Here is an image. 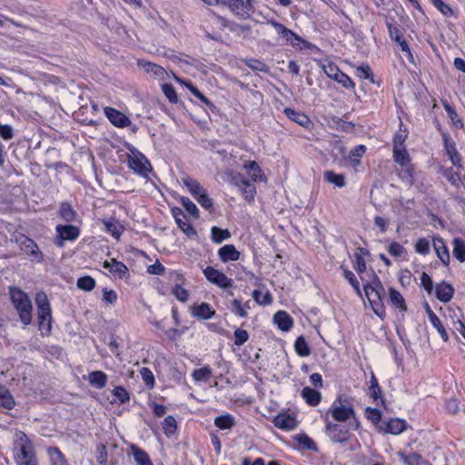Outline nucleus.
Returning a JSON list of instances; mask_svg holds the SVG:
<instances>
[{
    "label": "nucleus",
    "instance_id": "obj_1",
    "mask_svg": "<svg viewBox=\"0 0 465 465\" xmlns=\"http://www.w3.org/2000/svg\"><path fill=\"white\" fill-rule=\"evenodd\" d=\"M14 447L17 465H38L34 444L25 432L16 430Z\"/></svg>",
    "mask_w": 465,
    "mask_h": 465
},
{
    "label": "nucleus",
    "instance_id": "obj_2",
    "mask_svg": "<svg viewBox=\"0 0 465 465\" xmlns=\"http://www.w3.org/2000/svg\"><path fill=\"white\" fill-rule=\"evenodd\" d=\"M11 302L17 311L20 321L25 325H29L32 322L33 305L27 293L15 286L9 287Z\"/></svg>",
    "mask_w": 465,
    "mask_h": 465
},
{
    "label": "nucleus",
    "instance_id": "obj_3",
    "mask_svg": "<svg viewBox=\"0 0 465 465\" xmlns=\"http://www.w3.org/2000/svg\"><path fill=\"white\" fill-rule=\"evenodd\" d=\"M35 302L39 330L42 331V335H49L52 330V314L46 294L44 292L37 293Z\"/></svg>",
    "mask_w": 465,
    "mask_h": 465
},
{
    "label": "nucleus",
    "instance_id": "obj_4",
    "mask_svg": "<svg viewBox=\"0 0 465 465\" xmlns=\"http://www.w3.org/2000/svg\"><path fill=\"white\" fill-rule=\"evenodd\" d=\"M373 280L371 283L364 284L365 295H376V300L372 301V310L380 318L383 319L386 315L383 305V298L385 296V288L383 287L379 277L372 272Z\"/></svg>",
    "mask_w": 465,
    "mask_h": 465
},
{
    "label": "nucleus",
    "instance_id": "obj_5",
    "mask_svg": "<svg viewBox=\"0 0 465 465\" xmlns=\"http://www.w3.org/2000/svg\"><path fill=\"white\" fill-rule=\"evenodd\" d=\"M127 163L130 169L143 177H147L152 171V166L148 159L135 147L129 148Z\"/></svg>",
    "mask_w": 465,
    "mask_h": 465
},
{
    "label": "nucleus",
    "instance_id": "obj_6",
    "mask_svg": "<svg viewBox=\"0 0 465 465\" xmlns=\"http://www.w3.org/2000/svg\"><path fill=\"white\" fill-rule=\"evenodd\" d=\"M329 411L332 418L340 422L347 421L349 419L354 418L355 415L352 404L343 396L337 398Z\"/></svg>",
    "mask_w": 465,
    "mask_h": 465
},
{
    "label": "nucleus",
    "instance_id": "obj_7",
    "mask_svg": "<svg viewBox=\"0 0 465 465\" xmlns=\"http://www.w3.org/2000/svg\"><path fill=\"white\" fill-rule=\"evenodd\" d=\"M253 0H217L213 5L227 6L232 13L241 18H248L253 11Z\"/></svg>",
    "mask_w": 465,
    "mask_h": 465
},
{
    "label": "nucleus",
    "instance_id": "obj_8",
    "mask_svg": "<svg viewBox=\"0 0 465 465\" xmlns=\"http://www.w3.org/2000/svg\"><path fill=\"white\" fill-rule=\"evenodd\" d=\"M282 37L285 39L287 44H290L292 46L298 50H311L317 53H321V49L308 42L307 40L302 38L298 35H296L293 31H281Z\"/></svg>",
    "mask_w": 465,
    "mask_h": 465
},
{
    "label": "nucleus",
    "instance_id": "obj_9",
    "mask_svg": "<svg viewBox=\"0 0 465 465\" xmlns=\"http://www.w3.org/2000/svg\"><path fill=\"white\" fill-rule=\"evenodd\" d=\"M18 242L21 251L24 252L32 261H35L37 262H42L44 261V254L34 240L25 235H22Z\"/></svg>",
    "mask_w": 465,
    "mask_h": 465
},
{
    "label": "nucleus",
    "instance_id": "obj_10",
    "mask_svg": "<svg viewBox=\"0 0 465 465\" xmlns=\"http://www.w3.org/2000/svg\"><path fill=\"white\" fill-rule=\"evenodd\" d=\"M439 130L441 132L444 148H445L446 153L449 156L450 162L456 168L462 169L463 166L461 163V156H460V153L457 151L456 143L451 139L450 134H448L447 132L441 131L440 126H439Z\"/></svg>",
    "mask_w": 465,
    "mask_h": 465
},
{
    "label": "nucleus",
    "instance_id": "obj_11",
    "mask_svg": "<svg viewBox=\"0 0 465 465\" xmlns=\"http://www.w3.org/2000/svg\"><path fill=\"white\" fill-rule=\"evenodd\" d=\"M205 278L212 283L223 289H227L232 286V280L228 278L223 272L219 270L207 266L203 270Z\"/></svg>",
    "mask_w": 465,
    "mask_h": 465
},
{
    "label": "nucleus",
    "instance_id": "obj_12",
    "mask_svg": "<svg viewBox=\"0 0 465 465\" xmlns=\"http://www.w3.org/2000/svg\"><path fill=\"white\" fill-rule=\"evenodd\" d=\"M326 434L333 442L344 443L350 440L351 434L344 426L337 423H326Z\"/></svg>",
    "mask_w": 465,
    "mask_h": 465
},
{
    "label": "nucleus",
    "instance_id": "obj_13",
    "mask_svg": "<svg viewBox=\"0 0 465 465\" xmlns=\"http://www.w3.org/2000/svg\"><path fill=\"white\" fill-rule=\"evenodd\" d=\"M104 112L110 123L118 128H124L132 124L128 116L115 108L107 106Z\"/></svg>",
    "mask_w": 465,
    "mask_h": 465
},
{
    "label": "nucleus",
    "instance_id": "obj_14",
    "mask_svg": "<svg viewBox=\"0 0 465 465\" xmlns=\"http://www.w3.org/2000/svg\"><path fill=\"white\" fill-rule=\"evenodd\" d=\"M56 232L58 234V240L55 243L59 246H63L64 241H74L80 235L79 228L71 224L57 225Z\"/></svg>",
    "mask_w": 465,
    "mask_h": 465
},
{
    "label": "nucleus",
    "instance_id": "obj_15",
    "mask_svg": "<svg viewBox=\"0 0 465 465\" xmlns=\"http://www.w3.org/2000/svg\"><path fill=\"white\" fill-rule=\"evenodd\" d=\"M407 428V422L404 420L398 418H391L389 420L385 421L383 425L379 427L380 431H384L385 433L398 435L404 431Z\"/></svg>",
    "mask_w": 465,
    "mask_h": 465
},
{
    "label": "nucleus",
    "instance_id": "obj_16",
    "mask_svg": "<svg viewBox=\"0 0 465 465\" xmlns=\"http://www.w3.org/2000/svg\"><path fill=\"white\" fill-rule=\"evenodd\" d=\"M173 215L179 228L188 236H195L197 234L193 226L185 221L186 217L183 211L175 207L172 210Z\"/></svg>",
    "mask_w": 465,
    "mask_h": 465
},
{
    "label": "nucleus",
    "instance_id": "obj_17",
    "mask_svg": "<svg viewBox=\"0 0 465 465\" xmlns=\"http://www.w3.org/2000/svg\"><path fill=\"white\" fill-rule=\"evenodd\" d=\"M235 183L242 188V193L245 200L251 202L256 194V187L242 175L234 177Z\"/></svg>",
    "mask_w": 465,
    "mask_h": 465
},
{
    "label": "nucleus",
    "instance_id": "obj_18",
    "mask_svg": "<svg viewBox=\"0 0 465 465\" xmlns=\"http://www.w3.org/2000/svg\"><path fill=\"white\" fill-rule=\"evenodd\" d=\"M391 38L394 40L401 50L405 53V55L410 63L414 64V57L409 46L407 40L405 39L402 31H389Z\"/></svg>",
    "mask_w": 465,
    "mask_h": 465
},
{
    "label": "nucleus",
    "instance_id": "obj_19",
    "mask_svg": "<svg viewBox=\"0 0 465 465\" xmlns=\"http://www.w3.org/2000/svg\"><path fill=\"white\" fill-rule=\"evenodd\" d=\"M284 114L290 120L304 128L308 129L312 124L309 116L302 112L287 107L284 109Z\"/></svg>",
    "mask_w": 465,
    "mask_h": 465
},
{
    "label": "nucleus",
    "instance_id": "obj_20",
    "mask_svg": "<svg viewBox=\"0 0 465 465\" xmlns=\"http://www.w3.org/2000/svg\"><path fill=\"white\" fill-rule=\"evenodd\" d=\"M273 424L281 430H292L297 426V421L293 416L288 413H279L274 418Z\"/></svg>",
    "mask_w": 465,
    "mask_h": 465
},
{
    "label": "nucleus",
    "instance_id": "obj_21",
    "mask_svg": "<svg viewBox=\"0 0 465 465\" xmlns=\"http://www.w3.org/2000/svg\"><path fill=\"white\" fill-rule=\"evenodd\" d=\"M424 308L426 311V313L429 317L430 322H431L432 326L437 329L438 332L440 333V337L444 341H449V336L444 329L443 325L441 324V322L440 318L435 314V312L431 310L428 302H425Z\"/></svg>",
    "mask_w": 465,
    "mask_h": 465
},
{
    "label": "nucleus",
    "instance_id": "obj_22",
    "mask_svg": "<svg viewBox=\"0 0 465 465\" xmlns=\"http://www.w3.org/2000/svg\"><path fill=\"white\" fill-rule=\"evenodd\" d=\"M218 256L223 262H236L240 258V252L233 244H225L219 249Z\"/></svg>",
    "mask_w": 465,
    "mask_h": 465
},
{
    "label": "nucleus",
    "instance_id": "obj_23",
    "mask_svg": "<svg viewBox=\"0 0 465 465\" xmlns=\"http://www.w3.org/2000/svg\"><path fill=\"white\" fill-rule=\"evenodd\" d=\"M454 294V288L451 284L442 282L436 286L435 295L441 302H450Z\"/></svg>",
    "mask_w": 465,
    "mask_h": 465
},
{
    "label": "nucleus",
    "instance_id": "obj_24",
    "mask_svg": "<svg viewBox=\"0 0 465 465\" xmlns=\"http://www.w3.org/2000/svg\"><path fill=\"white\" fill-rule=\"evenodd\" d=\"M273 322L281 331H288L293 325L292 318L283 311L277 312L273 316Z\"/></svg>",
    "mask_w": 465,
    "mask_h": 465
},
{
    "label": "nucleus",
    "instance_id": "obj_25",
    "mask_svg": "<svg viewBox=\"0 0 465 465\" xmlns=\"http://www.w3.org/2000/svg\"><path fill=\"white\" fill-rule=\"evenodd\" d=\"M301 396L308 405L312 407L318 406L322 401L321 392L311 387H304L301 391Z\"/></svg>",
    "mask_w": 465,
    "mask_h": 465
},
{
    "label": "nucleus",
    "instance_id": "obj_26",
    "mask_svg": "<svg viewBox=\"0 0 465 465\" xmlns=\"http://www.w3.org/2000/svg\"><path fill=\"white\" fill-rule=\"evenodd\" d=\"M130 450L136 465H153L148 453L137 445L132 444Z\"/></svg>",
    "mask_w": 465,
    "mask_h": 465
},
{
    "label": "nucleus",
    "instance_id": "obj_27",
    "mask_svg": "<svg viewBox=\"0 0 465 465\" xmlns=\"http://www.w3.org/2000/svg\"><path fill=\"white\" fill-rule=\"evenodd\" d=\"M173 277L176 283L173 287L172 293L175 296L177 300L184 302L188 300L189 292L187 290L183 289L181 286V283H183V277L180 273H173Z\"/></svg>",
    "mask_w": 465,
    "mask_h": 465
},
{
    "label": "nucleus",
    "instance_id": "obj_28",
    "mask_svg": "<svg viewBox=\"0 0 465 465\" xmlns=\"http://www.w3.org/2000/svg\"><path fill=\"white\" fill-rule=\"evenodd\" d=\"M107 380V375L102 371H94L88 375V381L90 385L99 390L106 386Z\"/></svg>",
    "mask_w": 465,
    "mask_h": 465
},
{
    "label": "nucleus",
    "instance_id": "obj_29",
    "mask_svg": "<svg viewBox=\"0 0 465 465\" xmlns=\"http://www.w3.org/2000/svg\"><path fill=\"white\" fill-rule=\"evenodd\" d=\"M192 313L196 318L209 320L214 315L215 311L211 308L210 304L203 302L200 305L193 306Z\"/></svg>",
    "mask_w": 465,
    "mask_h": 465
},
{
    "label": "nucleus",
    "instance_id": "obj_30",
    "mask_svg": "<svg viewBox=\"0 0 465 465\" xmlns=\"http://www.w3.org/2000/svg\"><path fill=\"white\" fill-rule=\"evenodd\" d=\"M106 231L112 234L115 239H119L124 231V225L115 218H110L104 221Z\"/></svg>",
    "mask_w": 465,
    "mask_h": 465
},
{
    "label": "nucleus",
    "instance_id": "obj_31",
    "mask_svg": "<svg viewBox=\"0 0 465 465\" xmlns=\"http://www.w3.org/2000/svg\"><path fill=\"white\" fill-rule=\"evenodd\" d=\"M15 406L14 397L9 390L0 382V407L8 411L13 410Z\"/></svg>",
    "mask_w": 465,
    "mask_h": 465
},
{
    "label": "nucleus",
    "instance_id": "obj_32",
    "mask_svg": "<svg viewBox=\"0 0 465 465\" xmlns=\"http://www.w3.org/2000/svg\"><path fill=\"white\" fill-rule=\"evenodd\" d=\"M47 454L51 465H69L64 455L55 446L47 449Z\"/></svg>",
    "mask_w": 465,
    "mask_h": 465
},
{
    "label": "nucleus",
    "instance_id": "obj_33",
    "mask_svg": "<svg viewBox=\"0 0 465 465\" xmlns=\"http://www.w3.org/2000/svg\"><path fill=\"white\" fill-rule=\"evenodd\" d=\"M434 248L438 258L441 261L444 265H449L450 253L444 242L441 239L434 240Z\"/></svg>",
    "mask_w": 465,
    "mask_h": 465
},
{
    "label": "nucleus",
    "instance_id": "obj_34",
    "mask_svg": "<svg viewBox=\"0 0 465 465\" xmlns=\"http://www.w3.org/2000/svg\"><path fill=\"white\" fill-rule=\"evenodd\" d=\"M183 183L189 190L190 193L194 197V199L202 194L204 191H206L197 180L189 176L183 178Z\"/></svg>",
    "mask_w": 465,
    "mask_h": 465
},
{
    "label": "nucleus",
    "instance_id": "obj_35",
    "mask_svg": "<svg viewBox=\"0 0 465 465\" xmlns=\"http://www.w3.org/2000/svg\"><path fill=\"white\" fill-rule=\"evenodd\" d=\"M389 299L391 303L393 306L399 308L401 312L407 311V305L403 296L394 288L389 289Z\"/></svg>",
    "mask_w": 465,
    "mask_h": 465
},
{
    "label": "nucleus",
    "instance_id": "obj_36",
    "mask_svg": "<svg viewBox=\"0 0 465 465\" xmlns=\"http://www.w3.org/2000/svg\"><path fill=\"white\" fill-rule=\"evenodd\" d=\"M59 214L61 218L67 223L75 221V218L77 216L76 212L74 210L72 205L67 202L61 203Z\"/></svg>",
    "mask_w": 465,
    "mask_h": 465
},
{
    "label": "nucleus",
    "instance_id": "obj_37",
    "mask_svg": "<svg viewBox=\"0 0 465 465\" xmlns=\"http://www.w3.org/2000/svg\"><path fill=\"white\" fill-rule=\"evenodd\" d=\"M430 2L445 17H457V13L455 12V10L452 9L450 5L446 4L442 0H430Z\"/></svg>",
    "mask_w": 465,
    "mask_h": 465
},
{
    "label": "nucleus",
    "instance_id": "obj_38",
    "mask_svg": "<svg viewBox=\"0 0 465 465\" xmlns=\"http://www.w3.org/2000/svg\"><path fill=\"white\" fill-rule=\"evenodd\" d=\"M214 425L220 430H231L235 425V420L232 415L227 413L216 417Z\"/></svg>",
    "mask_w": 465,
    "mask_h": 465
},
{
    "label": "nucleus",
    "instance_id": "obj_39",
    "mask_svg": "<svg viewBox=\"0 0 465 465\" xmlns=\"http://www.w3.org/2000/svg\"><path fill=\"white\" fill-rule=\"evenodd\" d=\"M441 173L452 186L457 189L460 187L461 180L460 173L454 171L452 167L442 169Z\"/></svg>",
    "mask_w": 465,
    "mask_h": 465
},
{
    "label": "nucleus",
    "instance_id": "obj_40",
    "mask_svg": "<svg viewBox=\"0 0 465 465\" xmlns=\"http://www.w3.org/2000/svg\"><path fill=\"white\" fill-rule=\"evenodd\" d=\"M443 107H444L449 118L450 119L452 125L457 129H462L463 122L459 117L456 110L447 102L443 103Z\"/></svg>",
    "mask_w": 465,
    "mask_h": 465
},
{
    "label": "nucleus",
    "instance_id": "obj_41",
    "mask_svg": "<svg viewBox=\"0 0 465 465\" xmlns=\"http://www.w3.org/2000/svg\"><path fill=\"white\" fill-rule=\"evenodd\" d=\"M230 237L231 232L227 229H221L216 226H213L211 229V238L214 243H222L224 240H227Z\"/></svg>",
    "mask_w": 465,
    "mask_h": 465
},
{
    "label": "nucleus",
    "instance_id": "obj_42",
    "mask_svg": "<svg viewBox=\"0 0 465 465\" xmlns=\"http://www.w3.org/2000/svg\"><path fill=\"white\" fill-rule=\"evenodd\" d=\"M299 446L302 450L318 451V447L315 441L306 434H300L296 437Z\"/></svg>",
    "mask_w": 465,
    "mask_h": 465
},
{
    "label": "nucleus",
    "instance_id": "obj_43",
    "mask_svg": "<svg viewBox=\"0 0 465 465\" xmlns=\"http://www.w3.org/2000/svg\"><path fill=\"white\" fill-rule=\"evenodd\" d=\"M296 353L301 357H306L311 354V348L303 336H299L294 343Z\"/></svg>",
    "mask_w": 465,
    "mask_h": 465
},
{
    "label": "nucleus",
    "instance_id": "obj_44",
    "mask_svg": "<svg viewBox=\"0 0 465 465\" xmlns=\"http://www.w3.org/2000/svg\"><path fill=\"white\" fill-rule=\"evenodd\" d=\"M453 256L460 262H465V242L460 238H455L452 242Z\"/></svg>",
    "mask_w": 465,
    "mask_h": 465
},
{
    "label": "nucleus",
    "instance_id": "obj_45",
    "mask_svg": "<svg viewBox=\"0 0 465 465\" xmlns=\"http://www.w3.org/2000/svg\"><path fill=\"white\" fill-rule=\"evenodd\" d=\"M341 269L342 270L343 277L352 286V288L354 289L355 292L359 296H361V288H360V282L357 280V278L354 275V273L351 271H350L347 267H345L343 265L341 266Z\"/></svg>",
    "mask_w": 465,
    "mask_h": 465
},
{
    "label": "nucleus",
    "instance_id": "obj_46",
    "mask_svg": "<svg viewBox=\"0 0 465 465\" xmlns=\"http://www.w3.org/2000/svg\"><path fill=\"white\" fill-rule=\"evenodd\" d=\"M192 376L195 381H208L213 376V371L210 366L206 365L203 368L194 370Z\"/></svg>",
    "mask_w": 465,
    "mask_h": 465
},
{
    "label": "nucleus",
    "instance_id": "obj_47",
    "mask_svg": "<svg viewBox=\"0 0 465 465\" xmlns=\"http://www.w3.org/2000/svg\"><path fill=\"white\" fill-rule=\"evenodd\" d=\"M324 179L330 183H332L340 188L345 186V177L343 174L335 173L333 171H326L324 173Z\"/></svg>",
    "mask_w": 465,
    "mask_h": 465
},
{
    "label": "nucleus",
    "instance_id": "obj_48",
    "mask_svg": "<svg viewBox=\"0 0 465 465\" xmlns=\"http://www.w3.org/2000/svg\"><path fill=\"white\" fill-rule=\"evenodd\" d=\"M111 273L119 279H124L128 276V268L124 262L113 259Z\"/></svg>",
    "mask_w": 465,
    "mask_h": 465
},
{
    "label": "nucleus",
    "instance_id": "obj_49",
    "mask_svg": "<svg viewBox=\"0 0 465 465\" xmlns=\"http://www.w3.org/2000/svg\"><path fill=\"white\" fill-rule=\"evenodd\" d=\"M393 159L401 166H406L410 163V156L405 147L393 149Z\"/></svg>",
    "mask_w": 465,
    "mask_h": 465
},
{
    "label": "nucleus",
    "instance_id": "obj_50",
    "mask_svg": "<svg viewBox=\"0 0 465 465\" xmlns=\"http://www.w3.org/2000/svg\"><path fill=\"white\" fill-rule=\"evenodd\" d=\"M388 252L395 258H403L407 254V250L398 242H392L387 248Z\"/></svg>",
    "mask_w": 465,
    "mask_h": 465
},
{
    "label": "nucleus",
    "instance_id": "obj_51",
    "mask_svg": "<svg viewBox=\"0 0 465 465\" xmlns=\"http://www.w3.org/2000/svg\"><path fill=\"white\" fill-rule=\"evenodd\" d=\"M163 430L167 437L173 436L177 430V423L173 416H167L163 421Z\"/></svg>",
    "mask_w": 465,
    "mask_h": 465
},
{
    "label": "nucleus",
    "instance_id": "obj_52",
    "mask_svg": "<svg viewBox=\"0 0 465 465\" xmlns=\"http://www.w3.org/2000/svg\"><path fill=\"white\" fill-rule=\"evenodd\" d=\"M254 301L260 305H269L272 302V294L269 292L263 293L260 290H254L252 294Z\"/></svg>",
    "mask_w": 465,
    "mask_h": 465
},
{
    "label": "nucleus",
    "instance_id": "obj_53",
    "mask_svg": "<svg viewBox=\"0 0 465 465\" xmlns=\"http://www.w3.org/2000/svg\"><path fill=\"white\" fill-rule=\"evenodd\" d=\"M95 280L91 276H83L77 280L76 286L85 292H91L95 287Z\"/></svg>",
    "mask_w": 465,
    "mask_h": 465
},
{
    "label": "nucleus",
    "instance_id": "obj_54",
    "mask_svg": "<svg viewBox=\"0 0 465 465\" xmlns=\"http://www.w3.org/2000/svg\"><path fill=\"white\" fill-rule=\"evenodd\" d=\"M401 460L406 465H420L422 457L419 453L411 452V454L399 453Z\"/></svg>",
    "mask_w": 465,
    "mask_h": 465
},
{
    "label": "nucleus",
    "instance_id": "obj_55",
    "mask_svg": "<svg viewBox=\"0 0 465 465\" xmlns=\"http://www.w3.org/2000/svg\"><path fill=\"white\" fill-rule=\"evenodd\" d=\"M366 146L363 144H360L355 146L351 152L349 158L353 163L354 165L360 163V158L363 156L366 153Z\"/></svg>",
    "mask_w": 465,
    "mask_h": 465
},
{
    "label": "nucleus",
    "instance_id": "obj_56",
    "mask_svg": "<svg viewBox=\"0 0 465 465\" xmlns=\"http://www.w3.org/2000/svg\"><path fill=\"white\" fill-rule=\"evenodd\" d=\"M180 202L188 213L193 215L194 218L199 217V210L197 206L188 197L183 196Z\"/></svg>",
    "mask_w": 465,
    "mask_h": 465
},
{
    "label": "nucleus",
    "instance_id": "obj_57",
    "mask_svg": "<svg viewBox=\"0 0 465 465\" xmlns=\"http://www.w3.org/2000/svg\"><path fill=\"white\" fill-rule=\"evenodd\" d=\"M321 67L322 68L323 72L326 74V75L333 80L336 79L338 76V74H340L341 71L339 70V68L331 62H328L327 64L320 63Z\"/></svg>",
    "mask_w": 465,
    "mask_h": 465
},
{
    "label": "nucleus",
    "instance_id": "obj_58",
    "mask_svg": "<svg viewBox=\"0 0 465 465\" xmlns=\"http://www.w3.org/2000/svg\"><path fill=\"white\" fill-rule=\"evenodd\" d=\"M162 90L171 104H177L178 96H177L176 91H175L174 87L173 86V84H163L162 85Z\"/></svg>",
    "mask_w": 465,
    "mask_h": 465
},
{
    "label": "nucleus",
    "instance_id": "obj_59",
    "mask_svg": "<svg viewBox=\"0 0 465 465\" xmlns=\"http://www.w3.org/2000/svg\"><path fill=\"white\" fill-rule=\"evenodd\" d=\"M244 64L253 71L267 72V65L261 60L248 58L244 60Z\"/></svg>",
    "mask_w": 465,
    "mask_h": 465
},
{
    "label": "nucleus",
    "instance_id": "obj_60",
    "mask_svg": "<svg viewBox=\"0 0 465 465\" xmlns=\"http://www.w3.org/2000/svg\"><path fill=\"white\" fill-rule=\"evenodd\" d=\"M249 339V334L247 331L238 328L234 331V344L236 346H242Z\"/></svg>",
    "mask_w": 465,
    "mask_h": 465
},
{
    "label": "nucleus",
    "instance_id": "obj_61",
    "mask_svg": "<svg viewBox=\"0 0 465 465\" xmlns=\"http://www.w3.org/2000/svg\"><path fill=\"white\" fill-rule=\"evenodd\" d=\"M366 417L374 425H377L381 420V412L378 409L367 407Z\"/></svg>",
    "mask_w": 465,
    "mask_h": 465
},
{
    "label": "nucleus",
    "instance_id": "obj_62",
    "mask_svg": "<svg viewBox=\"0 0 465 465\" xmlns=\"http://www.w3.org/2000/svg\"><path fill=\"white\" fill-rule=\"evenodd\" d=\"M143 382L150 388L154 386V376L149 368L143 367L140 371Z\"/></svg>",
    "mask_w": 465,
    "mask_h": 465
},
{
    "label": "nucleus",
    "instance_id": "obj_63",
    "mask_svg": "<svg viewBox=\"0 0 465 465\" xmlns=\"http://www.w3.org/2000/svg\"><path fill=\"white\" fill-rule=\"evenodd\" d=\"M414 248L416 252L426 255L430 252V242L427 239L420 238L416 242Z\"/></svg>",
    "mask_w": 465,
    "mask_h": 465
},
{
    "label": "nucleus",
    "instance_id": "obj_64",
    "mask_svg": "<svg viewBox=\"0 0 465 465\" xmlns=\"http://www.w3.org/2000/svg\"><path fill=\"white\" fill-rule=\"evenodd\" d=\"M195 200L200 203V205L206 209V210H212L213 209V199H211L208 194H207V192L204 191L202 194H200L199 196H197L195 198Z\"/></svg>",
    "mask_w": 465,
    "mask_h": 465
}]
</instances>
